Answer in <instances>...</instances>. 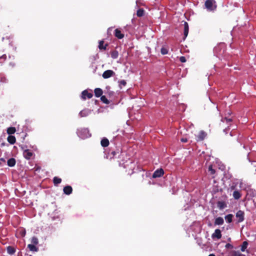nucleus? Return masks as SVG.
<instances>
[{
  "mask_svg": "<svg viewBox=\"0 0 256 256\" xmlns=\"http://www.w3.org/2000/svg\"><path fill=\"white\" fill-rule=\"evenodd\" d=\"M214 0H206L205 2V6L206 8L209 10H214L216 8Z\"/></svg>",
  "mask_w": 256,
  "mask_h": 256,
  "instance_id": "1",
  "label": "nucleus"
},
{
  "mask_svg": "<svg viewBox=\"0 0 256 256\" xmlns=\"http://www.w3.org/2000/svg\"><path fill=\"white\" fill-rule=\"evenodd\" d=\"M122 152L120 150H110L108 153V158L114 159V158H120V157Z\"/></svg>",
  "mask_w": 256,
  "mask_h": 256,
  "instance_id": "2",
  "label": "nucleus"
},
{
  "mask_svg": "<svg viewBox=\"0 0 256 256\" xmlns=\"http://www.w3.org/2000/svg\"><path fill=\"white\" fill-rule=\"evenodd\" d=\"M236 216L238 218V222H241L244 220V212L241 210H239L236 213Z\"/></svg>",
  "mask_w": 256,
  "mask_h": 256,
  "instance_id": "3",
  "label": "nucleus"
},
{
  "mask_svg": "<svg viewBox=\"0 0 256 256\" xmlns=\"http://www.w3.org/2000/svg\"><path fill=\"white\" fill-rule=\"evenodd\" d=\"M207 134L205 132L204 130H200L198 134L196 136V140L197 142L202 141L204 140Z\"/></svg>",
  "mask_w": 256,
  "mask_h": 256,
  "instance_id": "4",
  "label": "nucleus"
},
{
  "mask_svg": "<svg viewBox=\"0 0 256 256\" xmlns=\"http://www.w3.org/2000/svg\"><path fill=\"white\" fill-rule=\"evenodd\" d=\"M115 75V72L112 70H106V71H104L102 74V76L104 78V79H106V78H110L114 76Z\"/></svg>",
  "mask_w": 256,
  "mask_h": 256,
  "instance_id": "5",
  "label": "nucleus"
},
{
  "mask_svg": "<svg viewBox=\"0 0 256 256\" xmlns=\"http://www.w3.org/2000/svg\"><path fill=\"white\" fill-rule=\"evenodd\" d=\"M164 174V171L162 168H160L159 169L156 170L153 173L152 178H160Z\"/></svg>",
  "mask_w": 256,
  "mask_h": 256,
  "instance_id": "6",
  "label": "nucleus"
},
{
  "mask_svg": "<svg viewBox=\"0 0 256 256\" xmlns=\"http://www.w3.org/2000/svg\"><path fill=\"white\" fill-rule=\"evenodd\" d=\"M93 94L92 93L88 92L87 90H84L82 92L81 98L82 100H85L86 98H90L92 97Z\"/></svg>",
  "mask_w": 256,
  "mask_h": 256,
  "instance_id": "7",
  "label": "nucleus"
},
{
  "mask_svg": "<svg viewBox=\"0 0 256 256\" xmlns=\"http://www.w3.org/2000/svg\"><path fill=\"white\" fill-rule=\"evenodd\" d=\"M212 238H216L218 239H220L222 238L220 230L219 229H216L214 232L212 234Z\"/></svg>",
  "mask_w": 256,
  "mask_h": 256,
  "instance_id": "8",
  "label": "nucleus"
},
{
  "mask_svg": "<svg viewBox=\"0 0 256 256\" xmlns=\"http://www.w3.org/2000/svg\"><path fill=\"white\" fill-rule=\"evenodd\" d=\"M24 157L28 160L30 159L33 155V152L29 150H25L23 153Z\"/></svg>",
  "mask_w": 256,
  "mask_h": 256,
  "instance_id": "9",
  "label": "nucleus"
},
{
  "mask_svg": "<svg viewBox=\"0 0 256 256\" xmlns=\"http://www.w3.org/2000/svg\"><path fill=\"white\" fill-rule=\"evenodd\" d=\"M104 40H101L99 41V42H98V48L100 50H106V48L108 46V44H106L104 45Z\"/></svg>",
  "mask_w": 256,
  "mask_h": 256,
  "instance_id": "10",
  "label": "nucleus"
},
{
  "mask_svg": "<svg viewBox=\"0 0 256 256\" xmlns=\"http://www.w3.org/2000/svg\"><path fill=\"white\" fill-rule=\"evenodd\" d=\"M64 192L66 195H69L72 193V188L70 186H66L64 188Z\"/></svg>",
  "mask_w": 256,
  "mask_h": 256,
  "instance_id": "11",
  "label": "nucleus"
},
{
  "mask_svg": "<svg viewBox=\"0 0 256 256\" xmlns=\"http://www.w3.org/2000/svg\"><path fill=\"white\" fill-rule=\"evenodd\" d=\"M114 36L118 39H122L124 37V34H122L121 31L118 28L115 30Z\"/></svg>",
  "mask_w": 256,
  "mask_h": 256,
  "instance_id": "12",
  "label": "nucleus"
},
{
  "mask_svg": "<svg viewBox=\"0 0 256 256\" xmlns=\"http://www.w3.org/2000/svg\"><path fill=\"white\" fill-rule=\"evenodd\" d=\"M100 144L102 147L105 148V147H107L108 146V145L110 144V142H109L107 138H104L101 140Z\"/></svg>",
  "mask_w": 256,
  "mask_h": 256,
  "instance_id": "13",
  "label": "nucleus"
},
{
  "mask_svg": "<svg viewBox=\"0 0 256 256\" xmlns=\"http://www.w3.org/2000/svg\"><path fill=\"white\" fill-rule=\"evenodd\" d=\"M188 24L187 22H184V39L188 36Z\"/></svg>",
  "mask_w": 256,
  "mask_h": 256,
  "instance_id": "14",
  "label": "nucleus"
},
{
  "mask_svg": "<svg viewBox=\"0 0 256 256\" xmlns=\"http://www.w3.org/2000/svg\"><path fill=\"white\" fill-rule=\"evenodd\" d=\"M94 95L96 97H100L102 96L103 92L102 90L100 88H96L94 90Z\"/></svg>",
  "mask_w": 256,
  "mask_h": 256,
  "instance_id": "15",
  "label": "nucleus"
},
{
  "mask_svg": "<svg viewBox=\"0 0 256 256\" xmlns=\"http://www.w3.org/2000/svg\"><path fill=\"white\" fill-rule=\"evenodd\" d=\"M224 223V220L222 218L218 217L216 218L214 221L215 225H222Z\"/></svg>",
  "mask_w": 256,
  "mask_h": 256,
  "instance_id": "16",
  "label": "nucleus"
},
{
  "mask_svg": "<svg viewBox=\"0 0 256 256\" xmlns=\"http://www.w3.org/2000/svg\"><path fill=\"white\" fill-rule=\"evenodd\" d=\"M217 206L220 210H222L226 206V204L224 202L218 201L217 202Z\"/></svg>",
  "mask_w": 256,
  "mask_h": 256,
  "instance_id": "17",
  "label": "nucleus"
},
{
  "mask_svg": "<svg viewBox=\"0 0 256 256\" xmlns=\"http://www.w3.org/2000/svg\"><path fill=\"white\" fill-rule=\"evenodd\" d=\"M7 252L10 254H13L16 252V249L12 246H8L6 248Z\"/></svg>",
  "mask_w": 256,
  "mask_h": 256,
  "instance_id": "18",
  "label": "nucleus"
},
{
  "mask_svg": "<svg viewBox=\"0 0 256 256\" xmlns=\"http://www.w3.org/2000/svg\"><path fill=\"white\" fill-rule=\"evenodd\" d=\"M90 113V110L88 109L84 110L80 112V115L81 117L86 116Z\"/></svg>",
  "mask_w": 256,
  "mask_h": 256,
  "instance_id": "19",
  "label": "nucleus"
},
{
  "mask_svg": "<svg viewBox=\"0 0 256 256\" xmlns=\"http://www.w3.org/2000/svg\"><path fill=\"white\" fill-rule=\"evenodd\" d=\"M28 248L32 252H38V248L35 246L34 244H29L28 245Z\"/></svg>",
  "mask_w": 256,
  "mask_h": 256,
  "instance_id": "20",
  "label": "nucleus"
},
{
  "mask_svg": "<svg viewBox=\"0 0 256 256\" xmlns=\"http://www.w3.org/2000/svg\"><path fill=\"white\" fill-rule=\"evenodd\" d=\"M7 140L8 142L12 144H14L16 140V138L13 136H9Z\"/></svg>",
  "mask_w": 256,
  "mask_h": 256,
  "instance_id": "21",
  "label": "nucleus"
},
{
  "mask_svg": "<svg viewBox=\"0 0 256 256\" xmlns=\"http://www.w3.org/2000/svg\"><path fill=\"white\" fill-rule=\"evenodd\" d=\"M233 196L236 200H238L240 198L242 194L238 190H235L233 192Z\"/></svg>",
  "mask_w": 256,
  "mask_h": 256,
  "instance_id": "22",
  "label": "nucleus"
},
{
  "mask_svg": "<svg viewBox=\"0 0 256 256\" xmlns=\"http://www.w3.org/2000/svg\"><path fill=\"white\" fill-rule=\"evenodd\" d=\"M111 57L114 58L116 59L118 58V52L117 50H114L111 52H110Z\"/></svg>",
  "mask_w": 256,
  "mask_h": 256,
  "instance_id": "23",
  "label": "nucleus"
},
{
  "mask_svg": "<svg viewBox=\"0 0 256 256\" xmlns=\"http://www.w3.org/2000/svg\"><path fill=\"white\" fill-rule=\"evenodd\" d=\"M62 182V179L58 177L55 176L53 179V182L55 186H57Z\"/></svg>",
  "mask_w": 256,
  "mask_h": 256,
  "instance_id": "24",
  "label": "nucleus"
},
{
  "mask_svg": "<svg viewBox=\"0 0 256 256\" xmlns=\"http://www.w3.org/2000/svg\"><path fill=\"white\" fill-rule=\"evenodd\" d=\"M16 131V128L14 127H10L7 129V133L8 134H12L15 133Z\"/></svg>",
  "mask_w": 256,
  "mask_h": 256,
  "instance_id": "25",
  "label": "nucleus"
},
{
  "mask_svg": "<svg viewBox=\"0 0 256 256\" xmlns=\"http://www.w3.org/2000/svg\"><path fill=\"white\" fill-rule=\"evenodd\" d=\"M168 48L167 47L163 46L160 50L162 54L165 55L168 54Z\"/></svg>",
  "mask_w": 256,
  "mask_h": 256,
  "instance_id": "26",
  "label": "nucleus"
},
{
  "mask_svg": "<svg viewBox=\"0 0 256 256\" xmlns=\"http://www.w3.org/2000/svg\"><path fill=\"white\" fill-rule=\"evenodd\" d=\"M232 214H228L225 216V219L228 223H230L232 222Z\"/></svg>",
  "mask_w": 256,
  "mask_h": 256,
  "instance_id": "27",
  "label": "nucleus"
},
{
  "mask_svg": "<svg viewBox=\"0 0 256 256\" xmlns=\"http://www.w3.org/2000/svg\"><path fill=\"white\" fill-rule=\"evenodd\" d=\"M248 246V242L246 241H244L241 246V251L244 252Z\"/></svg>",
  "mask_w": 256,
  "mask_h": 256,
  "instance_id": "28",
  "label": "nucleus"
},
{
  "mask_svg": "<svg viewBox=\"0 0 256 256\" xmlns=\"http://www.w3.org/2000/svg\"><path fill=\"white\" fill-rule=\"evenodd\" d=\"M144 14V10L143 8H139L136 12V15L138 17H142Z\"/></svg>",
  "mask_w": 256,
  "mask_h": 256,
  "instance_id": "29",
  "label": "nucleus"
},
{
  "mask_svg": "<svg viewBox=\"0 0 256 256\" xmlns=\"http://www.w3.org/2000/svg\"><path fill=\"white\" fill-rule=\"evenodd\" d=\"M222 122H226L228 125H230V123L232 122V119L224 118H222Z\"/></svg>",
  "mask_w": 256,
  "mask_h": 256,
  "instance_id": "30",
  "label": "nucleus"
},
{
  "mask_svg": "<svg viewBox=\"0 0 256 256\" xmlns=\"http://www.w3.org/2000/svg\"><path fill=\"white\" fill-rule=\"evenodd\" d=\"M100 100L105 104H109L110 101L106 98V96H102L100 97Z\"/></svg>",
  "mask_w": 256,
  "mask_h": 256,
  "instance_id": "31",
  "label": "nucleus"
},
{
  "mask_svg": "<svg viewBox=\"0 0 256 256\" xmlns=\"http://www.w3.org/2000/svg\"><path fill=\"white\" fill-rule=\"evenodd\" d=\"M31 242L35 245H36L38 243V240L36 236H33L31 239Z\"/></svg>",
  "mask_w": 256,
  "mask_h": 256,
  "instance_id": "32",
  "label": "nucleus"
},
{
  "mask_svg": "<svg viewBox=\"0 0 256 256\" xmlns=\"http://www.w3.org/2000/svg\"><path fill=\"white\" fill-rule=\"evenodd\" d=\"M208 172H210L211 174H214L216 172V171L213 168L212 166V164L208 166Z\"/></svg>",
  "mask_w": 256,
  "mask_h": 256,
  "instance_id": "33",
  "label": "nucleus"
},
{
  "mask_svg": "<svg viewBox=\"0 0 256 256\" xmlns=\"http://www.w3.org/2000/svg\"><path fill=\"white\" fill-rule=\"evenodd\" d=\"M16 161H7V164L9 166L12 167L16 164Z\"/></svg>",
  "mask_w": 256,
  "mask_h": 256,
  "instance_id": "34",
  "label": "nucleus"
},
{
  "mask_svg": "<svg viewBox=\"0 0 256 256\" xmlns=\"http://www.w3.org/2000/svg\"><path fill=\"white\" fill-rule=\"evenodd\" d=\"M241 254L238 251H234L232 252V256H241Z\"/></svg>",
  "mask_w": 256,
  "mask_h": 256,
  "instance_id": "35",
  "label": "nucleus"
},
{
  "mask_svg": "<svg viewBox=\"0 0 256 256\" xmlns=\"http://www.w3.org/2000/svg\"><path fill=\"white\" fill-rule=\"evenodd\" d=\"M120 85H122L123 86H125L126 84V82L125 80H121L119 82Z\"/></svg>",
  "mask_w": 256,
  "mask_h": 256,
  "instance_id": "36",
  "label": "nucleus"
},
{
  "mask_svg": "<svg viewBox=\"0 0 256 256\" xmlns=\"http://www.w3.org/2000/svg\"><path fill=\"white\" fill-rule=\"evenodd\" d=\"M180 60L182 62H186V58L184 56H182L180 58Z\"/></svg>",
  "mask_w": 256,
  "mask_h": 256,
  "instance_id": "37",
  "label": "nucleus"
},
{
  "mask_svg": "<svg viewBox=\"0 0 256 256\" xmlns=\"http://www.w3.org/2000/svg\"><path fill=\"white\" fill-rule=\"evenodd\" d=\"M225 248H232L233 246L230 244H226L225 246Z\"/></svg>",
  "mask_w": 256,
  "mask_h": 256,
  "instance_id": "38",
  "label": "nucleus"
},
{
  "mask_svg": "<svg viewBox=\"0 0 256 256\" xmlns=\"http://www.w3.org/2000/svg\"><path fill=\"white\" fill-rule=\"evenodd\" d=\"M181 142H188V139L186 138H181Z\"/></svg>",
  "mask_w": 256,
  "mask_h": 256,
  "instance_id": "39",
  "label": "nucleus"
},
{
  "mask_svg": "<svg viewBox=\"0 0 256 256\" xmlns=\"http://www.w3.org/2000/svg\"><path fill=\"white\" fill-rule=\"evenodd\" d=\"M222 170H225V166L224 164H222L219 168Z\"/></svg>",
  "mask_w": 256,
  "mask_h": 256,
  "instance_id": "40",
  "label": "nucleus"
},
{
  "mask_svg": "<svg viewBox=\"0 0 256 256\" xmlns=\"http://www.w3.org/2000/svg\"><path fill=\"white\" fill-rule=\"evenodd\" d=\"M6 161H0V166L2 164V163L6 164Z\"/></svg>",
  "mask_w": 256,
  "mask_h": 256,
  "instance_id": "41",
  "label": "nucleus"
},
{
  "mask_svg": "<svg viewBox=\"0 0 256 256\" xmlns=\"http://www.w3.org/2000/svg\"><path fill=\"white\" fill-rule=\"evenodd\" d=\"M208 256H216L213 254H209Z\"/></svg>",
  "mask_w": 256,
  "mask_h": 256,
  "instance_id": "42",
  "label": "nucleus"
},
{
  "mask_svg": "<svg viewBox=\"0 0 256 256\" xmlns=\"http://www.w3.org/2000/svg\"><path fill=\"white\" fill-rule=\"evenodd\" d=\"M8 160H15V159L14 158H10L8 159Z\"/></svg>",
  "mask_w": 256,
  "mask_h": 256,
  "instance_id": "43",
  "label": "nucleus"
},
{
  "mask_svg": "<svg viewBox=\"0 0 256 256\" xmlns=\"http://www.w3.org/2000/svg\"><path fill=\"white\" fill-rule=\"evenodd\" d=\"M0 160H4V158H0Z\"/></svg>",
  "mask_w": 256,
  "mask_h": 256,
  "instance_id": "44",
  "label": "nucleus"
},
{
  "mask_svg": "<svg viewBox=\"0 0 256 256\" xmlns=\"http://www.w3.org/2000/svg\"><path fill=\"white\" fill-rule=\"evenodd\" d=\"M130 163L131 164H134V162H130Z\"/></svg>",
  "mask_w": 256,
  "mask_h": 256,
  "instance_id": "45",
  "label": "nucleus"
},
{
  "mask_svg": "<svg viewBox=\"0 0 256 256\" xmlns=\"http://www.w3.org/2000/svg\"><path fill=\"white\" fill-rule=\"evenodd\" d=\"M22 234H24V236L26 234V232H22Z\"/></svg>",
  "mask_w": 256,
  "mask_h": 256,
  "instance_id": "46",
  "label": "nucleus"
},
{
  "mask_svg": "<svg viewBox=\"0 0 256 256\" xmlns=\"http://www.w3.org/2000/svg\"><path fill=\"white\" fill-rule=\"evenodd\" d=\"M22 234H24V236L26 234V232H22Z\"/></svg>",
  "mask_w": 256,
  "mask_h": 256,
  "instance_id": "47",
  "label": "nucleus"
}]
</instances>
